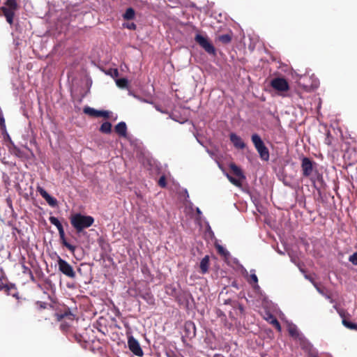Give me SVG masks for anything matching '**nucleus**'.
Segmentation results:
<instances>
[{
  "label": "nucleus",
  "mask_w": 357,
  "mask_h": 357,
  "mask_svg": "<svg viewBox=\"0 0 357 357\" xmlns=\"http://www.w3.org/2000/svg\"><path fill=\"white\" fill-rule=\"evenodd\" d=\"M339 313H340V316H341V317H342V316H343L342 312H339Z\"/></svg>",
  "instance_id": "45"
},
{
  "label": "nucleus",
  "mask_w": 357,
  "mask_h": 357,
  "mask_svg": "<svg viewBox=\"0 0 357 357\" xmlns=\"http://www.w3.org/2000/svg\"><path fill=\"white\" fill-rule=\"evenodd\" d=\"M229 169L232 171L233 174L239 178L245 179V176L241 170L235 163L231 162L229 165Z\"/></svg>",
  "instance_id": "18"
},
{
  "label": "nucleus",
  "mask_w": 357,
  "mask_h": 357,
  "mask_svg": "<svg viewBox=\"0 0 357 357\" xmlns=\"http://www.w3.org/2000/svg\"><path fill=\"white\" fill-rule=\"evenodd\" d=\"M270 86L275 91L280 92L287 91L289 89L287 81L283 77L273 78L271 81Z\"/></svg>",
  "instance_id": "7"
},
{
  "label": "nucleus",
  "mask_w": 357,
  "mask_h": 357,
  "mask_svg": "<svg viewBox=\"0 0 357 357\" xmlns=\"http://www.w3.org/2000/svg\"><path fill=\"white\" fill-rule=\"evenodd\" d=\"M349 261L354 265L357 266V251L349 257Z\"/></svg>",
  "instance_id": "31"
},
{
  "label": "nucleus",
  "mask_w": 357,
  "mask_h": 357,
  "mask_svg": "<svg viewBox=\"0 0 357 357\" xmlns=\"http://www.w3.org/2000/svg\"><path fill=\"white\" fill-rule=\"evenodd\" d=\"M49 220L51 224H52L57 228V229L59 231V240H60V243H61V245L63 246L66 247L72 254H74V252L76 250V246L74 245H72L67 241V239L66 238V234H65L63 227L61 225V223L60 222V221L59 220V219L54 216H50L49 218Z\"/></svg>",
  "instance_id": "2"
},
{
  "label": "nucleus",
  "mask_w": 357,
  "mask_h": 357,
  "mask_svg": "<svg viewBox=\"0 0 357 357\" xmlns=\"http://www.w3.org/2000/svg\"><path fill=\"white\" fill-rule=\"evenodd\" d=\"M201 273L205 274L208 272L209 268V256L206 255L200 261L199 264Z\"/></svg>",
  "instance_id": "19"
},
{
  "label": "nucleus",
  "mask_w": 357,
  "mask_h": 357,
  "mask_svg": "<svg viewBox=\"0 0 357 357\" xmlns=\"http://www.w3.org/2000/svg\"><path fill=\"white\" fill-rule=\"evenodd\" d=\"M135 15V11L132 8H128L123 15V17L126 20H133Z\"/></svg>",
  "instance_id": "22"
},
{
  "label": "nucleus",
  "mask_w": 357,
  "mask_h": 357,
  "mask_svg": "<svg viewBox=\"0 0 357 357\" xmlns=\"http://www.w3.org/2000/svg\"><path fill=\"white\" fill-rule=\"evenodd\" d=\"M58 267L59 270L65 275L70 278H75L76 273L74 271L72 266L68 263L66 260L58 257Z\"/></svg>",
  "instance_id": "6"
},
{
  "label": "nucleus",
  "mask_w": 357,
  "mask_h": 357,
  "mask_svg": "<svg viewBox=\"0 0 357 357\" xmlns=\"http://www.w3.org/2000/svg\"><path fill=\"white\" fill-rule=\"evenodd\" d=\"M230 302H231V300H226V301H225V304H229Z\"/></svg>",
  "instance_id": "41"
},
{
  "label": "nucleus",
  "mask_w": 357,
  "mask_h": 357,
  "mask_svg": "<svg viewBox=\"0 0 357 357\" xmlns=\"http://www.w3.org/2000/svg\"><path fill=\"white\" fill-rule=\"evenodd\" d=\"M165 354L167 357H179L178 354L172 350H168Z\"/></svg>",
  "instance_id": "35"
},
{
  "label": "nucleus",
  "mask_w": 357,
  "mask_h": 357,
  "mask_svg": "<svg viewBox=\"0 0 357 357\" xmlns=\"http://www.w3.org/2000/svg\"><path fill=\"white\" fill-rule=\"evenodd\" d=\"M251 140L255 146V148L259 154L261 160L267 161L269 159V151L268 148L265 146L264 142L258 134H253L251 136Z\"/></svg>",
  "instance_id": "3"
},
{
  "label": "nucleus",
  "mask_w": 357,
  "mask_h": 357,
  "mask_svg": "<svg viewBox=\"0 0 357 357\" xmlns=\"http://www.w3.org/2000/svg\"><path fill=\"white\" fill-rule=\"evenodd\" d=\"M56 316L58 321L67 319L73 321L74 319V314L70 310L65 311L63 313L57 314Z\"/></svg>",
  "instance_id": "20"
},
{
  "label": "nucleus",
  "mask_w": 357,
  "mask_h": 357,
  "mask_svg": "<svg viewBox=\"0 0 357 357\" xmlns=\"http://www.w3.org/2000/svg\"><path fill=\"white\" fill-rule=\"evenodd\" d=\"M239 309H240L241 311H243V307H242L241 305H240Z\"/></svg>",
  "instance_id": "43"
},
{
  "label": "nucleus",
  "mask_w": 357,
  "mask_h": 357,
  "mask_svg": "<svg viewBox=\"0 0 357 357\" xmlns=\"http://www.w3.org/2000/svg\"><path fill=\"white\" fill-rule=\"evenodd\" d=\"M265 319L269 324L273 325L278 331H281V325L273 314L271 313H267L266 317Z\"/></svg>",
  "instance_id": "16"
},
{
  "label": "nucleus",
  "mask_w": 357,
  "mask_h": 357,
  "mask_svg": "<svg viewBox=\"0 0 357 357\" xmlns=\"http://www.w3.org/2000/svg\"><path fill=\"white\" fill-rule=\"evenodd\" d=\"M315 165L316 163L309 158L303 157L301 165L303 176L309 178L315 168Z\"/></svg>",
  "instance_id": "5"
},
{
  "label": "nucleus",
  "mask_w": 357,
  "mask_h": 357,
  "mask_svg": "<svg viewBox=\"0 0 357 357\" xmlns=\"http://www.w3.org/2000/svg\"><path fill=\"white\" fill-rule=\"evenodd\" d=\"M84 113L93 117L109 118V112L107 111L96 110L90 107L84 108Z\"/></svg>",
  "instance_id": "11"
},
{
  "label": "nucleus",
  "mask_w": 357,
  "mask_h": 357,
  "mask_svg": "<svg viewBox=\"0 0 357 357\" xmlns=\"http://www.w3.org/2000/svg\"><path fill=\"white\" fill-rule=\"evenodd\" d=\"M128 344L129 349L135 355L137 356H142L143 355V351L139 345V343L135 337L130 336L128 340Z\"/></svg>",
  "instance_id": "9"
},
{
  "label": "nucleus",
  "mask_w": 357,
  "mask_h": 357,
  "mask_svg": "<svg viewBox=\"0 0 357 357\" xmlns=\"http://www.w3.org/2000/svg\"><path fill=\"white\" fill-rule=\"evenodd\" d=\"M69 328H70V324L66 321L62 322L60 325V328L63 331H67L69 329Z\"/></svg>",
  "instance_id": "34"
},
{
  "label": "nucleus",
  "mask_w": 357,
  "mask_h": 357,
  "mask_svg": "<svg viewBox=\"0 0 357 357\" xmlns=\"http://www.w3.org/2000/svg\"><path fill=\"white\" fill-rule=\"evenodd\" d=\"M317 180L322 185L324 183V178H323L322 174L317 173Z\"/></svg>",
  "instance_id": "36"
},
{
  "label": "nucleus",
  "mask_w": 357,
  "mask_h": 357,
  "mask_svg": "<svg viewBox=\"0 0 357 357\" xmlns=\"http://www.w3.org/2000/svg\"><path fill=\"white\" fill-rule=\"evenodd\" d=\"M4 4L7 8L15 10L17 8V3L16 0H6Z\"/></svg>",
  "instance_id": "28"
},
{
  "label": "nucleus",
  "mask_w": 357,
  "mask_h": 357,
  "mask_svg": "<svg viewBox=\"0 0 357 357\" xmlns=\"http://www.w3.org/2000/svg\"><path fill=\"white\" fill-rule=\"evenodd\" d=\"M115 73L117 75L118 74V70H115Z\"/></svg>",
  "instance_id": "44"
},
{
  "label": "nucleus",
  "mask_w": 357,
  "mask_h": 357,
  "mask_svg": "<svg viewBox=\"0 0 357 357\" xmlns=\"http://www.w3.org/2000/svg\"><path fill=\"white\" fill-rule=\"evenodd\" d=\"M311 82V78L307 76L300 78L298 84L302 86L306 91H310L318 87V82L317 81H312L310 84L309 82Z\"/></svg>",
  "instance_id": "10"
},
{
  "label": "nucleus",
  "mask_w": 357,
  "mask_h": 357,
  "mask_svg": "<svg viewBox=\"0 0 357 357\" xmlns=\"http://www.w3.org/2000/svg\"><path fill=\"white\" fill-rule=\"evenodd\" d=\"M0 125L1 126H2V125L4 126V119H3V118H1L0 119Z\"/></svg>",
  "instance_id": "39"
},
{
  "label": "nucleus",
  "mask_w": 357,
  "mask_h": 357,
  "mask_svg": "<svg viewBox=\"0 0 357 357\" xmlns=\"http://www.w3.org/2000/svg\"><path fill=\"white\" fill-rule=\"evenodd\" d=\"M70 224L79 234L84 229L90 227L94 222V218L91 215H84L81 213H75L70 218Z\"/></svg>",
  "instance_id": "1"
},
{
  "label": "nucleus",
  "mask_w": 357,
  "mask_h": 357,
  "mask_svg": "<svg viewBox=\"0 0 357 357\" xmlns=\"http://www.w3.org/2000/svg\"><path fill=\"white\" fill-rule=\"evenodd\" d=\"M115 132L122 137H126L127 135V126L125 122H119L114 128Z\"/></svg>",
  "instance_id": "17"
},
{
  "label": "nucleus",
  "mask_w": 357,
  "mask_h": 357,
  "mask_svg": "<svg viewBox=\"0 0 357 357\" xmlns=\"http://www.w3.org/2000/svg\"><path fill=\"white\" fill-rule=\"evenodd\" d=\"M329 135H330V134H329V132H328V135H327V137H326V139H325V143H326V144H328V145L331 144V140H330V139H329Z\"/></svg>",
  "instance_id": "38"
},
{
  "label": "nucleus",
  "mask_w": 357,
  "mask_h": 357,
  "mask_svg": "<svg viewBox=\"0 0 357 357\" xmlns=\"http://www.w3.org/2000/svg\"><path fill=\"white\" fill-rule=\"evenodd\" d=\"M229 139L234 146V147L238 149H243L246 146L245 142L243 141L241 137L234 132H231L229 134Z\"/></svg>",
  "instance_id": "13"
},
{
  "label": "nucleus",
  "mask_w": 357,
  "mask_h": 357,
  "mask_svg": "<svg viewBox=\"0 0 357 357\" xmlns=\"http://www.w3.org/2000/svg\"><path fill=\"white\" fill-rule=\"evenodd\" d=\"M217 250H218V252L220 255H224V256H227L229 255V252L228 251L225 249L221 245H218L217 246Z\"/></svg>",
  "instance_id": "30"
},
{
  "label": "nucleus",
  "mask_w": 357,
  "mask_h": 357,
  "mask_svg": "<svg viewBox=\"0 0 357 357\" xmlns=\"http://www.w3.org/2000/svg\"><path fill=\"white\" fill-rule=\"evenodd\" d=\"M158 183L161 188H165L167 186V181L165 175L160 177Z\"/></svg>",
  "instance_id": "29"
},
{
  "label": "nucleus",
  "mask_w": 357,
  "mask_h": 357,
  "mask_svg": "<svg viewBox=\"0 0 357 357\" xmlns=\"http://www.w3.org/2000/svg\"><path fill=\"white\" fill-rule=\"evenodd\" d=\"M116 84L120 88H126L128 84V82L126 78H120L116 80Z\"/></svg>",
  "instance_id": "27"
},
{
  "label": "nucleus",
  "mask_w": 357,
  "mask_h": 357,
  "mask_svg": "<svg viewBox=\"0 0 357 357\" xmlns=\"http://www.w3.org/2000/svg\"><path fill=\"white\" fill-rule=\"evenodd\" d=\"M3 279H4V277L1 274V275H0V290H3L5 292L9 294L11 290L15 289L14 285L4 283L3 282Z\"/></svg>",
  "instance_id": "21"
},
{
  "label": "nucleus",
  "mask_w": 357,
  "mask_h": 357,
  "mask_svg": "<svg viewBox=\"0 0 357 357\" xmlns=\"http://www.w3.org/2000/svg\"><path fill=\"white\" fill-rule=\"evenodd\" d=\"M37 191L40 193L43 198L45 199L50 206L54 207L57 205L56 199L50 195L49 193L42 187H38Z\"/></svg>",
  "instance_id": "12"
},
{
  "label": "nucleus",
  "mask_w": 357,
  "mask_h": 357,
  "mask_svg": "<svg viewBox=\"0 0 357 357\" xmlns=\"http://www.w3.org/2000/svg\"><path fill=\"white\" fill-rule=\"evenodd\" d=\"M185 335L189 338L195 337L196 335V327L194 322L188 321L184 324Z\"/></svg>",
  "instance_id": "14"
},
{
  "label": "nucleus",
  "mask_w": 357,
  "mask_h": 357,
  "mask_svg": "<svg viewBox=\"0 0 357 357\" xmlns=\"http://www.w3.org/2000/svg\"><path fill=\"white\" fill-rule=\"evenodd\" d=\"M219 41L224 44H228L231 40V34H223L218 37Z\"/></svg>",
  "instance_id": "26"
},
{
  "label": "nucleus",
  "mask_w": 357,
  "mask_h": 357,
  "mask_svg": "<svg viewBox=\"0 0 357 357\" xmlns=\"http://www.w3.org/2000/svg\"><path fill=\"white\" fill-rule=\"evenodd\" d=\"M310 180L312 181V182L313 183H315V181H314L312 178H310Z\"/></svg>",
  "instance_id": "42"
},
{
  "label": "nucleus",
  "mask_w": 357,
  "mask_h": 357,
  "mask_svg": "<svg viewBox=\"0 0 357 357\" xmlns=\"http://www.w3.org/2000/svg\"><path fill=\"white\" fill-rule=\"evenodd\" d=\"M1 10L3 12V15L6 17V21L10 24H12L13 22V17H14V15H15L14 10H15V9L3 6V7H1Z\"/></svg>",
  "instance_id": "15"
},
{
  "label": "nucleus",
  "mask_w": 357,
  "mask_h": 357,
  "mask_svg": "<svg viewBox=\"0 0 357 357\" xmlns=\"http://www.w3.org/2000/svg\"><path fill=\"white\" fill-rule=\"evenodd\" d=\"M288 333L291 337L300 342L301 346L303 348H305L306 345H310L304 336L299 333L295 325H291L288 327Z\"/></svg>",
  "instance_id": "8"
},
{
  "label": "nucleus",
  "mask_w": 357,
  "mask_h": 357,
  "mask_svg": "<svg viewBox=\"0 0 357 357\" xmlns=\"http://www.w3.org/2000/svg\"><path fill=\"white\" fill-rule=\"evenodd\" d=\"M195 42L202 47L207 53L210 54H215V49L212 43H210L207 37L199 33L196 34L195 37Z\"/></svg>",
  "instance_id": "4"
},
{
  "label": "nucleus",
  "mask_w": 357,
  "mask_h": 357,
  "mask_svg": "<svg viewBox=\"0 0 357 357\" xmlns=\"http://www.w3.org/2000/svg\"><path fill=\"white\" fill-rule=\"evenodd\" d=\"M123 26L130 30H135L137 28V26L134 22L125 23L123 24Z\"/></svg>",
  "instance_id": "33"
},
{
  "label": "nucleus",
  "mask_w": 357,
  "mask_h": 357,
  "mask_svg": "<svg viewBox=\"0 0 357 357\" xmlns=\"http://www.w3.org/2000/svg\"><path fill=\"white\" fill-rule=\"evenodd\" d=\"M342 324L349 329L357 331V324L356 323H353L345 319H343Z\"/></svg>",
  "instance_id": "25"
},
{
  "label": "nucleus",
  "mask_w": 357,
  "mask_h": 357,
  "mask_svg": "<svg viewBox=\"0 0 357 357\" xmlns=\"http://www.w3.org/2000/svg\"><path fill=\"white\" fill-rule=\"evenodd\" d=\"M250 283L251 284H257L258 278L255 273H251L250 275Z\"/></svg>",
  "instance_id": "32"
},
{
  "label": "nucleus",
  "mask_w": 357,
  "mask_h": 357,
  "mask_svg": "<svg viewBox=\"0 0 357 357\" xmlns=\"http://www.w3.org/2000/svg\"><path fill=\"white\" fill-rule=\"evenodd\" d=\"M100 131L102 133L109 134L112 131V123L108 121L104 122L100 128Z\"/></svg>",
  "instance_id": "23"
},
{
  "label": "nucleus",
  "mask_w": 357,
  "mask_h": 357,
  "mask_svg": "<svg viewBox=\"0 0 357 357\" xmlns=\"http://www.w3.org/2000/svg\"><path fill=\"white\" fill-rule=\"evenodd\" d=\"M146 296H147L149 298H151V299H152V300H153V296H151L149 294H146Z\"/></svg>",
  "instance_id": "40"
},
{
  "label": "nucleus",
  "mask_w": 357,
  "mask_h": 357,
  "mask_svg": "<svg viewBox=\"0 0 357 357\" xmlns=\"http://www.w3.org/2000/svg\"><path fill=\"white\" fill-rule=\"evenodd\" d=\"M227 177L228 178V180L233 184L236 187H241L242 186V180H243V178H236L233 176H231V175H229V174H227Z\"/></svg>",
  "instance_id": "24"
},
{
  "label": "nucleus",
  "mask_w": 357,
  "mask_h": 357,
  "mask_svg": "<svg viewBox=\"0 0 357 357\" xmlns=\"http://www.w3.org/2000/svg\"><path fill=\"white\" fill-rule=\"evenodd\" d=\"M37 305H39L40 308L46 307V303H43V302H37Z\"/></svg>",
  "instance_id": "37"
}]
</instances>
